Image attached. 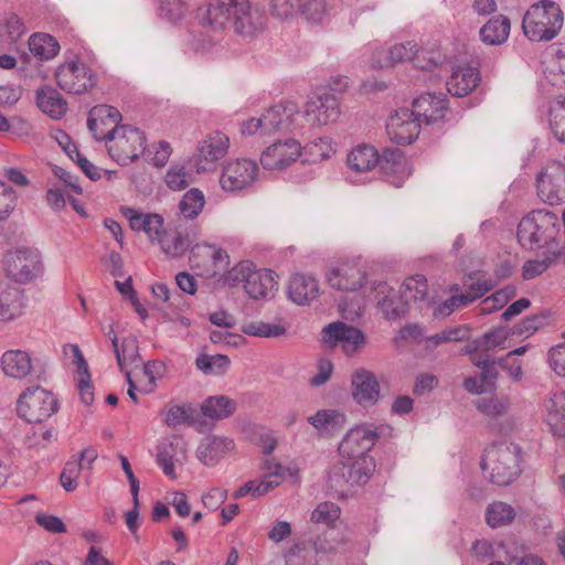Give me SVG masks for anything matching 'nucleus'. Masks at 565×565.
I'll use <instances>...</instances> for the list:
<instances>
[{
    "label": "nucleus",
    "instance_id": "nucleus-47",
    "mask_svg": "<svg viewBox=\"0 0 565 565\" xmlns=\"http://www.w3.org/2000/svg\"><path fill=\"white\" fill-rule=\"evenodd\" d=\"M516 295V288L508 285L487 297L481 302L480 311L482 315H489L493 311L502 309Z\"/></svg>",
    "mask_w": 565,
    "mask_h": 565
},
{
    "label": "nucleus",
    "instance_id": "nucleus-46",
    "mask_svg": "<svg viewBox=\"0 0 565 565\" xmlns=\"http://www.w3.org/2000/svg\"><path fill=\"white\" fill-rule=\"evenodd\" d=\"M309 422L319 430L333 433L343 427L345 416L333 409H323L309 417Z\"/></svg>",
    "mask_w": 565,
    "mask_h": 565
},
{
    "label": "nucleus",
    "instance_id": "nucleus-45",
    "mask_svg": "<svg viewBox=\"0 0 565 565\" xmlns=\"http://www.w3.org/2000/svg\"><path fill=\"white\" fill-rule=\"evenodd\" d=\"M514 518V508L502 501L489 504L486 511V520L491 527L508 525Z\"/></svg>",
    "mask_w": 565,
    "mask_h": 565
},
{
    "label": "nucleus",
    "instance_id": "nucleus-42",
    "mask_svg": "<svg viewBox=\"0 0 565 565\" xmlns=\"http://www.w3.org/2000/svg\"><path fill=\"white\" fill-rule=\"evenodd\" d=\"M428 285L423 275L407 278L401 287V298L408 306L414 302H422L427 299Z\"/></svg>",
    "mask_w": 565,
    "mask_h": 565
},
{
    "label": "nucleus",
    "instance_id": "nucleus-5",
    "mask_svg": "<svg viewBox=\"0 0 565 565\" xmlns=\"http://www.w3.org/2000/svg\"><path fill=\"white\" fill-rule=\"evenodd\" d=\"M559 225L555 213L547 210H534L519 223L518 239L527 249H540L556 239Z\"/></svg>",
    "mask_w": 565,
    "mask_h": 565
},
{
    "label": "nucleus",
    "instance_id": "nucleus-28",
    "mask_svg": "<svg viewBox=\"0 0 565 565\" xmlns=\"http://www.w3.org/2000/svg\"><path fill=\"white\" fill-rule=\"evenodd\" d=\"M65 355H71L73 362L77 365V386L81 399L84 404L90 405L94 402V391L90 381L88 365L83 356V353L77 344H65L63 348Z\"/></svg>",
    "mask_w": 565,
    "mask_h": 565
},
{
    "label": "nucleus",
    "instance_id": "nucleus-26",
    "mask_svg": "<svg viewBox=\"0 0 565 565\" xmlns=\"http://www.w3.org/2000/svg\"><path fill=\"white\" fill-rule=\"evenodd\" d=\"M235 443L224 436L209 435L204 437L198 448L196 457L205 466H214L227 454L233 451Z\"/></svg>",
    "mask_w": 565,
    "mask_h": 565
},
{
    "label": "nucleus",
    "instance_id": "nucleus-1",
    "mask_svg": "<svg viewBox=\"0 0 565 565\" xmlns=\"http://www.w3.org/2000/svg\"><path fill=\"white\" fill-rule=\"evenodd\" d=\"M206 22L214 29L231 23L235 34L252 40L265 26L263 13L249 0H215L206 9Z\"/></svg>",
    "mask_w": 565,
    "mask_h": 565
},
{
    "label": "nucleus",
    "instance_id": "nucleus-39",
    "mask_svg": "<svg viewBox=\"0 0 565 565\" xmlns=\"http://www.w3.org/2000/svg\"><path fill=\"white\" fill-rule=\"evenodd\" d=\"M510 33V20L504 15H498L489 20L480 30L482 42L499 45L508 39Z\"/></svg>",
    "mask_w": 565,
    "mask_h": 565
},
{
    "label": "nucleus",
    "instance_id": "nucleus-15",
    "mask_svg": "<svg viewBox=\"0 0 565 565\" xmlns=\"http://www.w3.org/2000/svg\"><path fill=\"white\" fill-rule=\"evenodd\" d=\"M407 60H413L417 67L423 70H431L437 66V61L429 58L427 64L420 63V54L415 42L408 41L398 43L391 46L387 51L379 50L373 56L372 66L384 68L401 63Z\"/></svg>",
    "mask_w": 565,
    "mask_h": 565
},
{
    "label": "nucleus",
    "instance_id": "nucleus-48",
    "mask_svg": "<svg viewBox=\"0 0 565 565\" xmlns=\"http://www.w3.org/2000/svg\"><path fill=\"white\" fill-rule=\"evenodd\" d=\"M508 338V332L503 328H497L484 333L481 338L473 341L472 345L468 347L466 352L473 353L478 350H491L500 347Z\"/></svg>",
    "mask_w": 565,
    "mask_h": 565
},
{
    "label": "nucleus",
    "instance_id": "nucleus-18",
    "mask_svg": "<svg viewBox=\"0 0 565 565\" xmlns=\"http://www.w3.org/2000/svg\"><path fill=\"white\" fill-rule=\"evenodd\" d=\"M365 279V270L354 260L339 263L332 266L327 274V280L332 288L347 292L359 290Z\"/></svg>",
    "mask_w": 565,
    "mask_h": 565
},
{
    "label": "nucleus",
    "instance_id": "nucleus-41",
    "mask_svg": "<svg viewBox=\"0 0 565 565\" xmlns=\"http://www.w3.org/2000/svg\"><path fill=\"white\" fill-rule=\"evenodd\" d=\"M235 409V401L225 395L211 396L206 398L201 406L202 414L212 419L227 418Z\"/></svg>",
    "mask_w": 565,
    "mask_h": 565
},
{
    "label": "nucleus",
    "instance_id": "nucleus-54",
    "mask_svg": "<svg viewBox=\"0 0 565 565\" xmlns=\"http://www.w3.org/2000/svg\"><path fill=\"white\" fill-rule=\"evenodd\" d=\"M547 318L548 316L545 313L529 316L513 327L512 334L529 337L544 327Z\"/></svg>",
    "mask_w": 565,
    "mask_h": 565
},
{
    "label": "nucleus",
    "instance_id": "nucleus-44",
    "mask_svg": "<svg viewBox=\"0 0 565 565\" xmlns=\"http://www.w3.org/2000/svg\"><path fill=\"white\" fill-rule=\"evenodd\" d=\"M205 204V198L201 190L193 188L184 193L180 203L179 212L186 220L199 216Z\"/></svg>",
    "mask_w": 565,
    "mask_h": 565
},
{
    "label": "nucleus",
    "instance_id": "nucleus-8",
    "mask_svg": "<svg viewBox=\"0 0 565 565\" xmlns=\"http://www.w3.org/2000/svg\"><path fill=\"white\" fill-rule=\"evenodd\" d=\"M225 282L231 287L242 284L245 292L253 299L266 298L275 286L270 270H257L247 260L234 266L226 274Z\"/></svg>",
    "mask_w": 565,
    "mask_h": 565
},
{
    "label": "nucleus",
    "instance_id": "nucleus-60",
    "mask_svg": "<svg viewBox=\"0 0 565 565\" xmlns=\"http://www.w3.org/2000/svg\"><path fill=\"white\" fill-rule=\"evenodd\" d=\"M475 404L479 412L491 417L503 415L509 407L507 401L499 399L498 397L479 398Z\"/></svg>",
    "mask_w": 565,
    "mask_h": 565
},
{
    "label": "nucleus",
    "instance_id": "nucleus-20",
    "mask_svg": "<svg viewBox=\"0 0 565 565\" xmlns=\"http://www.w3.org/2000/svg\"><path fill=\"white\" fill-rule=\"evenodd\" d=\"M263 469L265 473L259 482L256 480L247 481L235 491L233 497L235 499H239L247 495L248 493H252L254 497H262L274 490L276 487L280 486L282 481V467L279 462L265 460L263 463Z\"/></svg>",
    "mask_w": 565,
    "mask_h": 565
},
{
    "label": "nucleus",
    "instance_id": "nucleus-6",
    "mask_svg": "<svg viewBox=\"0 0 565 565\" xmlns=\"http://www.w3.org/2000/svg\"><path fill=\"white\" fill-rule=\"evenodd\" d=\"M374 470L373 459L353 460L343 458L329 473V489L337 497L347 495L355 486L365 484Z\"/></svg>",
    "mask_w": 565,
    "mask_h": 565
},
{
    "label": "nucleus",
    "instance_id": "nucleus-12",
    "mask_svg": "<svg viewBox=\"0 0 565 565\" xmlns=\"http://www.w3.org/2000/svg\"><path fill=\"white\" fill-rule=\"evenodd\" d=\"M230 138L225 134L214 131L206 135L196 148L194 157L196 172L202 173L214 170L216 163L226 156Z\"/></svg>",
    "mask_w": 565,
    "mask_h": 565
},
{
    "label": "nucleus",
    "instance_id": "nucleus-57",
    "mask_svg": "<svg viewBox=\"0 0 565 565\" xmlns=\"http://www.w3.org/2000/svg\"><path fill=\"white\" fill-rule=\"evenodd\" d=\"M504 545L502 543L492 544L487 540H477L472 544V553L476 558L480 562H484L487 559L500 558V551L503 550Z\"/></svg>",
    "mask_w": 565,
    "mask_h": 565
},
{
    "label": "nucleus",
    "instance_id": "nucleus-19",
    "mask_svg": "<svg viewBox=\"0 0 565 565\" xmlns=\"http://www.w3.org/2000/svg\"><path fill=\"white\" fill-rule=\"evenodd\" d=\"M386 131L395 143L409 145L419 135L420 120L409 109L403 108L388 118Z\"/></svg>",
    "mask_w": 565,
    "mask_h": 565
},
{
    "label": "nucleus",
    "instance_id": "nucleus-17",
    "mask_svg": "<svg viewBox=\"0 0 565 565\" xmlns=\"http://www.w3.org/2000/svg\"><path fill=\"white\" fill-rule=\"evenodd\" d=\"M377 437L376 431L365 426L354 427L343 437L339 445V452L348 459H372L367 454L375 445Z\"/></svg>",
    "mask_w": 565,
    "mask_h": 565
},
{
    "label": "nucleus",
    "instance_id": "nucleus-27",
    "mask_svg": "<svg viewBox=\"0 0 565 565\" xmlns=\"http://www.w3.org/2000/svg\"><path fill=\"white\" fill-rule=\"evenodd\" d=\"M25 308L24 295L18 287L0 282V321L19 318Z\"/></svg>",
    "mask_w": 565,
    "mask_h": 565
},
{
    "label": "nucleus",
    "instance_id": "nucleus-56",
    "mask_svg": "<svg viewBox=\"0 0 565 565\" xmlns=\"http://www.w3.org/2000/svg\"><path fill=\"white\" fill-rule=\"evenodd\" d=\"M83 469V463L79 460H68L60 476L62 487L72 492L77 488V479Z\"/></svg>",
    "mask_w": 565,
    "mask_h": 565
},
{
    "label": "nucleus",
    "instance_id": "nucleus-25",
    "mask_svg": "<svg viewBox=\"0 0 565 565\" xmlns=\"http://www.w3.org/2000/svg\"><path fill=\"white\" fill-rule=\"evenodd\" d=\"M380 168L387 181L396 188L402 186L412 173V167L399 149H385L381 157Z\"/></svg>",
    "mask_w": 565,
    "mask_h": 565
},
{
    "label": "nucleus",
    "instance_id": "nucleus-43",
    "mask_svg": "<svg viewBox=\"0 0 565 565\" xmlns=\"http://www.w3.org/2000/svg\"><path fill=\"white\" fill-rule=\"evenodd\" d=\"M111 345L121 371H124L126 362L132 363L139 358L138 341L136 338H125L119 345L117 335H114L111 338Z\"/></svg>",
    "mask_w": 565,
    "mask_h": 565
},
{
    "label": "nucleus",
    "instance_id": "nucleus-31",
    "mask_svg": "<svg viewBox=\"0 0 565 565\" xmlns=\"http://www.w3.org/2000/svg\"><path fill=\"white\" fill-rule=\"evenodd\" d=\"M185 452L186 443L180 437H173L169 444H162L158 448L157 463L166 476L175 479L174 460L185 458Z\"/></svg>",
    "mask_w": 565,
    "mask_h": 565
},
{
    "label": "nucleus",
    "instance_id": "nucleus-40",
    "mask_svg": "<svg viewBox=\"0 0 565 565\" xmlns=\"http://www.w3.org/2000/svg\"><path fill=\"white\" fill-rule=\"evenodd\" d=\"M29 50L39 60L47 61L57 55L60 44L47 33H34L29 39Z\"/></svg>",
    "mask_w": 565,
    "mask_h": 565
},
{
    "label": "nucleus",
    "instance_id": "nucleus-2",
    "mask_svg": "<svg viewBox=\"0 0 565 565\" xmlns=\"http://www.w3.org/2000/svg\"><path fill=\"white\" fill-rule=\"evenodd\" d=\"M340 116V103L332 94H321L311 97L305 104V110L300 111L299 105L291 100H285V130L291 132L302 130L305 121L313 127H321L337 121Z\"/></svg>",
    "mask_w": 565,
    "mask_h": 565
},
{
    "label": "nucleus",
    "instance_id": "nucleus-50",
    "mask_svg": "<svg viewBox=\"0 0 565 565\" xmlns=\"http://www.w3.org/2000/svg\"><path fill=\"white\" fill-rule=\"evenodd\" d=\"M196 366L204 373L222 374L230 365V359L223 354L200 355L196 358Z\"/></svg>",
    "mask_w": 565,
    "mask_h": 565
},
{
    "label": "nucleus",
    "instance_id": "nucleus-23",
    "mask_svg": "<svg viewBox=\"0 0 565 565\" xmlns=\"http://www.w3.org/2000/svg\"><path fill=\"white\" fill-rule=\"evenodd\" d=\"M190 263L192 267L211 275L228 265V255L226 250L212 245H196L191 249Z\"/></svg>",
    "mask_w": 565,
    "mask_h": 565
},
{
    "label": "nucleus",
    "instance_id": "nucleus-37",
    "mask_svg": "<svg viewBox=\"0 0 565 565\" xmlns=\"http://www.w3.org/2000/svg\"><path fill=\"white\" fill-rule=\"evenodd\" d=\"M286 4L289 6L290 10L285 9V18L300 11L308 21L319 23L323 21L328 13L326 0H308L305 4H300L299 0H286Z\"/></svg>",
    "mask_w": 565,
    "mask_h": 565
},
{
    "label": "nucleus",
    "instance_id": "nucleus-34",
    "mask_svg": "<svg viewBox=\"0 0 565 565\" xmlns=\"http://www.w3.org/2000/svg\"><path fill=\"white\" fill-rule=\"evenodd\" d=\"M347 162L351 170L366 172L381 164V157L374 147L360 145L348 154Z\"/></svg>",
    "mask_w": 565,
    "mask_h": 565
},
{
    "label": "nucleus",
    "instance_id": "nucleus-24",
    "mask_svg": "<svg viewBox=\"0 0 565 565\" xmlns=\"http://www.w3.org/2000/svg\"><path fill=\"white\" fill-rule=\"evenodd\" d=\"M351 385L352 396L359 405L370 407L379 402L380 384L372 372L365 369L355 371L352 375Z\"/></svg>",
    "mask_w": 565,
    "mask_h": 565
},
{
    "label": "nucleus",
    "instance_id": "nucleus-55",
    "mask_svg": "<svg viewBox=\"0 0 565 565\" xmlns=\"http://www.w3.org/2000/svg\"><path fill=\"white\" fill-rule=\"evenodd\" d=\"M1 31L10 42H15L25 33V26L20 17L8 13L1 21Z\"/></svg>",
    "mask_w": 565,
    "mask_h": 565
},
{
    "label": "nucleus",
    "instance_id": "nucleus-52",
    "mask_svg": "<svg viewBox=\"0 0 565 565\" xmlns=\"http://www.w3.org/2000/svg\"><path fill=\"white\" fill-rule=\"evenodd\" d=\"M312 558L311 542L301 541L291 546L285 554L286 565H306Z\"/></svg>",
    "mask_w": 565,
    "mask_h": 565
},
{
    "label": "nucleus",
    "instance_id": "nucleus-62",
    "mask_svg": "<svg viewBox=\"0 0 565 565\" xmlns=\"http://www.w3.org/2000/svg\"><path fill=\"white\" fill-rule=\"evenodd\" d=\"M307 150L310 162L322 161L333 152L331 139L329 137L319 138L317 141L308 143Z\"/></svg>",
    "mask_w": 565,
    "mask_h": 565
},
{
    "label": "nucleus",
    "instance_id": "nucleus-22",
    "mask_svg": "<svg viewBox=\"0 0 565 565\" xmlns=\"http://www.w3.org/2000/svg\"><path fill=\"white\" fill-rule=\"evenodd\" d=\"M121 114L109 105H98L90 109L87 120L89 131L96 140H108V132L113 128H119Z\"/></svg>",
    "mask_w": 565,
    "mask_h": 565
},
{
    "label": "nucleus",
    "instance_id": "nucleus-58",
    "mask_svg": "<svg viewBox=\"0 0 565 565\" xmlns=\"http://www.w3.org/2000/svg\"><path fill=\"white\" fill-rule=\"evenodd\" d=\"M307 146L302 147L301 143L294 139H285V167L292 162L300 161V163H309Z\"/></svg>",
    "mask_w": 565,
    "mask_h": 565
},
{
    "label": "nucleus",
    "instance_id": "nucleus-14",
    "mask_svg": "<svg viewBox=\"0 0 565 565\" xmlns=\"http://www.w3.org/2000/svg\"><path fill=\"white\" fill-rule=\"evenodd\" d=\"M321 341L332 349L340 345L345 354L351 355L364 343L365 337L360 329L335 321L322 329Z\"/></svg>",
    "mask_w": 565,
    "mask_h": 565
},
{
    "label": "nucleus",
    "instance_id": "nucleus-61",
    "mask_svg": "<svg viewBox=\"0 0 565 565\" xmlns=\"http://www.w3.org/2000/svg\"><path fill=\"white\" fill-rule=\"evenodd\" d=\"M171 152L172 149L169 142L159 141L151 148H146L143 154L146 156V160L151 162L153 166L163 167L168 162Z\"/></svg>",
    "mask_w": 565,
    "mask_h": 565
},
{
    "label": "nucleus",
    "instance_id": "nucleus-51",
    "mask_svg": "<svg viewBox=\"0 0 565 565\" xmlns=\"http://www.w3.org/2000/svg\"><path fill=\"white\" fill-rule=\"evenodd\" d=\"M242 332L247 335L276 338L282 334V327L264 321H253L242 326Z\"/></svg>",
    "mask_w": 565,
    "mask_h": 565
},
{
    "label": "nucleus",
    "instance_id": "nucleus-7",
    "mask_svg": "<svg viewBox=\"0 0 565 565\" xmlns=\"http://www.w3.org/2000/svg\"><path fill=\"white\" fill-rule=\"evenodd\" d=\"M106 146L109 156L117 163L126 166L143 154L146 137L138 128L124 125L108 132Z\"/></svg>",
    "mask_w": 565,
    "mask_h": 565
},
{
    "label": "nucleus",
    "instance_id": "nucleus-38",
    "mask_svg": "<svg viewBox=\"0 0 565 565\" xmlns=\"http://www.w3.org/2000/svg\"><path fill=\"white\" fill-rule=\"evenodd\" d=\"M36 104L46 114L53 118L62 117L66 110V102L60 93L52 87H43L36 93Z\"/></svg>",
    "mask_w": 565,
    "mask_h": 565
},
{
    "label": "nucleus",
    "instance_id": "nucleus-10",
    "mask_svg": "<svg viewBox=\"0 0 565 565\" xmlns=\"http://www.w3.org/2000/svg\"><path fill=\"white\" fill-rule=\"evenodd\" d=\"M55 78L60 88L68 94H83L95 85L90 70L77 60L61 64Z\"/></svg>",
    "mask_w": 565,
    "mask_h": 565
},
{
    "label": "nucleus",
    "instance_id": "nucleus-59",
    "mask_svg": "<svg viewBox=\"0 0 565 565\" xmlns=\"http://www.w3.org/2000/svg\"><path fill=\"white\" fill-rule=\"evenodd\" d=\"M260 163L266 170H276L282 167V145L280 140H276L263 151Z\"/></svg>",
    "mask_w": 565,
    "mask_h": 565
},
{
    "label": "nucleus",
    "instance_id": "nucleus-63",
    "mask_svg": "<svg viewBox=\"0 0 565 565\" xmlns=\"http://www.w3.org/2000/svg\"><path fill=\"white\" fill-rule=\"evenodd\" d=\"M379 306L382 312L384 313L385 318L390 320H396L403 317L408 310V305L404 300H402L401 297L399 300L397 301L392 297H384L379 302Z\"/></svg>",
    "mask_w": 565,
    "mask_h": 565
},
{
    "label": "nucleus",
    "instance_id": "nucleus-33",
    "mask_svg": "<svg viewBox=\"0 0 565 565\" xmlns=\"http://www.w3.org/2000/svg\"><path fill=\"white\" fill-rule=\"evenodd\" d=\"M1 365L4 374L13 379H24L32 371V361L29 353L21 350L4 352Z\"/></svg>",
    "mask_w": 565,
    "mask_h": 565
},
{
    "label": "nucleus",
    "instance_id": "nucleus-29",
    "mask_svg": "<svg viewBox=\"0 0 565 565\" xmlns=\"http://www.w3.org/2000/svg\"><path fill=\"white\" fill-rule=\"evenodd\" d=\"M121 213L129 221L131 230L145 232L151 242L163 227V217L159 214L141 213L132 207H122Z\"/></svg>",
    "mask_w": 565,
    "mask_h": 565
},
{
    "label": "nucleus",
    "instance_id": "nucleus-49",
    "mask_svg": "<svg viewBox=\"0 0 565 565\" xmlns=\"http://www.w3.org/2000/svg\"><path fill=\"white\" fill-rule=\"evenodd\" d=\"M195 409L191 405H172L166 412L164 423L169 427L192 425L194 423Z\"/></svg>",
    "mask_w": 565,
    "mask_h": 565
},
{
    "label": "nucleus",
    "instance_id": "nucleus-64",
    "mask_svg": "<svg viewBox=\"0 0 565 565\" xmlns=\"http://www.w3.org/2000/svg\"><path fill=\"white\" fill-rule=\"evenodd\" d=\"M159 10L161 17L177 22L185 15L186 7L182 0H160Z\"/></svg>",
    "mask_w": 565,
    "mask_h": 565
},
{
    "label": "nucleus",
    "instance_id": "nucleus-4",
    "mask_svg": "<svg viewBox=\"0 0 565 565\" xmlns=\"http://www.w3.org/2000/svg\"><path fill=\"white\" fill-rule=\"evenodd\" d=\"M564 22L559 6L550 0L532 4L526 11L522 29L524 35L535 42L551 41L561 31Z\"/></svg>",
    "mask_w": 565,
    "mask_h": 565
},
{
    "label": "nucleus",
    "instance_id": "nucleus-21",
    "mask_svg": "<svg viewBox=\"0 0 565 565\" xmlns=\"http://www.w3.org/2000/svg\"><path fill=\"white\" fill-rule=\"evenodd\" d=\"M413 110L415 117L420 121L433 125L444 119L448 110L447 98L443 93H426L415 98L413 102Z\"/></svg>",
    "mask_w": 565,
    "mask_h": 565
},
{
    "label": "nucleus",
    "instance_id": "nucleus-16",
    "mask_svg": "<svg viewBox=\"0 0 565 565\" xmlns=\"http://www.w3.org/2000/svg\"><path fill=\"white\" fill-rule=\"evenodd\" d=\"M258 167L255 161L236 159L223 168L220 184L225 191H241L250 186L256 180Z\"/></svg>",
    "mask_w": 565,
    "mask_h": 565
},
{
    "label": "nucleus",
    "instance_id": "nucleus-35",
    "mask_svg": "<svg viewBox=\"0 0 565 565\" xmlns=\"http://www.w3.org/2000/svg\"><path fill=\"white\" fill-rule=\"evenodd\" d=\"M162 252L170 257L181 256L190 246L189 235L178 228L173 231H160L158 237H154Z\"/></svg>",
    "mask_w": 565,
    "mask_h": 565
},
{
    "label": "nucleus",
    "instance_id": "nucleus-36",
    "mask_svg": "<svg viewBox=\"0 0 565 565\" xmlns=\"http://www.w3.org/2000/svg\"><path fill=\"white\" fill-rule=\"evenodd\" d=\"M546 422L554 436H565V391L554 393L550 398Z\"/></svg>",
    "mask_w": 565,
    "mask_h": 565
},
{
    "label": "nucleus",
    "instance_id": "nucleus-9",
    "mask_svg": "<svg viewBox=\"0 0 565 565\" xmlns=\"http://www.w3.org/2000/svg\"><path fill=\"white\" fill-rule=\"evenodd\" d=\"M18 414L29 423H42L57 412V399L41 386L26 388L19 397Z\"/></svg>",
    "mask_w": 565,
    "mask_h": 565
},
{
    "label": "nucleus",
    "instance_id": "nucleus-11",
    "mask_svg": "<svg viewBox=\"0 0 565 565\" xmlns=\"http://www.w3.org/2000/svg\"><path fill=\"white\" fill-rule=\"evenodd\" d=\"M537 196L554 205L565 201V164L551 162L536 179Z\"/></svg>",
    "mask_w": 565,
    "mask_h": 565
},
{
    "label": "nucleus",
    "instance_id": "nucleus-3",
    "mask_svg": "<svg viewBox=\"0 0 565 565\" xmlns=\"http://www.w3.org/2000/svg\"><path fill=\"white\" fill-rule=\"evenodd\" d=\"M481 468L491 483L509 486L521 472L519 447L507 443L491 445L483 454Z\"/></svg>",
    "mask_w": 565,
    "mask_h": 565
},
{
    "label": "nucleus",
    "instance_id": "nucleus-30",
    "mask_svg": "<svg viewBox=\"0 0 565 565\" xmlns=\"http://www.w3.org/2000/svg\"><path fill=\"white\" fill-rule=\"evenodd\" d=\"M480 72L476 67L460 66L454 70L447 81L448 92L457 97L469 95L480 82Z\"/></svg>",
    "mask_w": 565,
    "mask_h": 565
},
{
    "label": "nucleus",
    "instance_id": "nucleus-13",
    "mask_svg": "<svg viewBox=\"0 0 565 565\" xmlns=\"http://www.w3.org/2000/svg\"><path fill=\"white\" fill-rule=\"evenodd\" d=\"M6 270L14 281L29 282L41 273L40 254L28 248L9 252L6 256Z\"/></svg>",
    "mask_w": 565,
    "mask_h": 565
},
{
    "label": "nucleus",
    "instance_id": "nucleus-32",
    "mask_svg": "<svg viewBox=\"0 0 565 565\" xmlns=\"http://www.w3.org/2000/svg\"><path fill=\"white\" fill-rule=\"evenodd\" d=\"M318 282L311 276L297 274L289 281L288 296L297 305H308L318 296Z\"/></svg>",
    "mask_w": 565,
    "mask_h": 565
},
{
    "label": "nucleus",
    "instance_id": "nucleus-53",
    "mask_svg": "<svg viewBox=\"0 0 565 565\" xmlns=\"http://www.w3.org/2000/svg\"><path fill=\"white\" fill-rule=\"evenodd\" d=\"M340 508L332 502H322L311 513V521L318 524L331 525L340 516Z\"/></svg>",
    "mask_w": 565,
    "mask_h": 565
}]
</instances>
